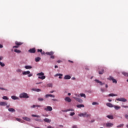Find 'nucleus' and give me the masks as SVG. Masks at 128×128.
<instances>
[{
	"label": "nucleus",
	"instance_id": "nucleus-46",
	"mask_svg": "<svg viewBox=\"0 0 128 128\" xmlns=\"http://www.w3.org/2000/svg\"><path fill=\"white\" fill-rule=\"evenodd\" d=\"M42 49H38V52H41L42 53Z\"/></svg>",
	"mask_w": 128,
	"mask_h": 128
},
{
	"label": "nucleus",
	"instance_id": "nucleus-25",
	"mask_svg": "<svg viewBox=\"0 0 128 128\" xmlns=\"http://www.w3.org/2000/svg\"><path fill=\"white\" fill-rule=\"evenodd\" d=\"M32 90H34V92H40L42 90H40V88H38V89L32 88Z\"/></svg>",
	"mask_w": 128,
	"mask_h": 128
},
{
	"label": "nucleus",
	"instance_id": "nucleus-13",
	"mask_svg": "<svg viewBox=\"0 0 128 128\" xmlns=\"http://www.w3.org/2000/svg\"><path fill=\"white\" fill-rule=\"evenodd\" d=\"M48 96H50V98H55L54 95H52V94H47L45 96V98H48Z\"/></svg>",
	"mask_w": 128,
	"mask_h": 128
},
{
	"label": "nucleus",
	"instance_id": "nucleus-47",
	"mask_svg": "<svg viewBox=\"0 0 128 128\" xmlns=\"http://www.w3.org/2000/svg\"><path fill=\"white\" fill-rule=\"evenodd\" d=\"M122 108H128V106H126L124 105H122Z\"/></svg>",
	"mask_w": 128,
	"mask_h": 128
},
{
	"label": "nucleus",
	"instance_id": "nucleus-40",
	"mask_svg": "<svg viewBox=\"0 0 128 128\" xmlns=\"http://www.w3.org/2000/svg\"><path fill=\"white\" fill-rule=\"evenodd\" d=\"M48 88H52V84H48Z\"/></svg>",
	"mask_w": 128,
	"mask_h": 128
},
{
	"label": "nucleus",
	"instance_id": "nucleus-28",
	"mask_svg": "<svg viewBox=\"0 0 128 128\" xmlns=\"http://www.w3.org/2000/svg\"><path fill=\"white\" fill-rule=\"evenodd\" d=\"M41 58L40 57H37L35 58V61L36 62H40V60Z\"/></svg>",
	"mask_w": 128,
	"mask_h": 128
},
{
	"label": "nucleus",
	"instance_id": "nucleus-53",
	"mask_svg": "<svg viewBox=\"0 0 128 128\" xmlns=\"http://www.w3.org/2000/svg\"><path fill=\"white\" fill-rule=\"evenodd\" d=\"M0 90H6L4 89V88H0Z\"/></svg>",
	"mask_w": 128,
	"mask_h": 128
},
{
	"label": "nucleus",
	"instance_id": "nucleus-22",
	"mask_svg": "<svg viewBox=\"0 0 128 128\" xmlns=\"http://www.w3.org/2000/svg\"><path fill=\"white\" fill-rule=\"evenodd\" d=\"M8 110L11 112H16V110L12 108H9Z\"/></svg>",
	"mask_w": 128,
	"mask_h": 128
},
{
	"label": "nucleus",
	"instance_id": "nucleus-38",
	"mask_svg": "<svg viewBox=\"0 0 128 128\" xmlns=\"http://www.w3.org/2000/svg\"><path fill=\"white\" fill-rule=\"evenodd\" d=\"M2 98H3V100H8V96H4L2 97Z\"/></svg>",
	"mask_w": 128,
	"mask_h": 128
},
{
	"label": "nucleus",
	"instance_id": "nucleus-48",
	"mask_svg": "<svg viewBox=\"0 0 128 128\" xmlns=\"http://www.w3.org/2000/svg\"><path fill=\"white\" fill-rule=\"evenodd\" d=\"M28 78H30V76H32V74H28Z\"/></svg>",
	"mask_w": 128,
	"mask_h": 128
},
{
	"label": "nucleus",
	"instance_id": "nucleus-64",
	"mask_svg": "<svg viewBox=\"0 0 128 128\" xmlns=\"http://www.w3.org/2000/svg\"><path fill=\"white\" fill-rule=\"evenodd\" d=\"M48 128H52V126H48Z\"/></svg>",
	"mask_w": 128,
	"mask_h": 128
},
{
	"label": "nucleus",
	"instance_id": "nucleus-6",
	"mask_svg": "<svg viewBox=\"0 0 128 128\" xmlns=\"http://www.w3.org/2000/svg\"><path fill=\"white\" fill-rule=\"evenodd\" d=\"M44 110H46V112H52V108L50 106H48L45 108Z\"/></svg>",
	"mask_w": 128,
	"mask_h": 128
},
{
	"label": "nucleus",
	"instance_id": "nucleus-54",
	"mask_svg": "<svg viewBox=\"0 0 128 128\" xmlns=\"http://www.w3.org/2000/svg\"><path fill=\"white\" fill-rule=\"evenodd\" d=\"M57 62H58V64H60V62H62V60H58L57 61Z\"/></svg>",
	"mask_w": 128,
	"mask_h": 128
},
{
	"label": "nucleus",
	"instance_id": "nucleus-63",
	"mask_svg": "<svg viewBox=\"0 0 128 128\" xmlns=\"http://www.w3.org/2000/svg\"><path fill=\"white\" fill-rule=\"evenodd\" d=\"M54 68H58V66L56 65L54 66Z\"/></svg>",
	"mask_w": 128,
	"mask_h": 128
},
{
	"label": "nucleus",
	"instance_id": "nucleus-11",
	"mask_svg": "<svg viewBox=\"0 0 128 128\" xmlns=\"http://www.w3.org/2000/svg\"><path fill=\"white\" fill-rule=\"evenodd\" d=\"M74 109L70 108V109H67L66 110H62V112H74Z\"/></svg>",
	"mask_w": 128,
	"mask_h": 128
},
{
	"label": "nucleus",
	"instance_id": "nucleus-26",
	"mask_svg": "<svg viewBox=\"0 0 128 128\" xmlns=\"http://www.w3.org/2000/svg\"><path fill=\"white\" fill-rule=\"evenodd\" d=\"M24 68L26 70H30V68H32V67L30 66H26Z\"/></svg>",
	"mask_w": 128,
	"mask_h": 128
},
{
	"label": "nucleus",
	"instance_id": "nucleus-4",
	"mask_svg": "<svg viewBox=\"0 0 128 128\" xmlns=\"http://www.w3.org/2000/svg\"><path fill=\"white\" fill-rule=\"evenodd\" d=\"M20 98H30V96H28V94L24 92L20 94Z\"/></svg>",
	"mask_w": 128,
	"mask_h": 128
},
{
	"label": "nucleus",
	"instance_id": "nucleus-56",
	"mask_svg": "<svg viewBox=\"0 0 128 128\" xmlns=\"http://www.w3.org/2000/svg\"><path fill=\"white\" fill-rule=\"evenodd\" d=\"M42 106L40 105H36V108H40Z\"/></svg>",
	"mask_w": 128,
	"mask_h": 128
},
{
	"label": "nucleus",
	"instance_id": "nucleus-8",
	"mask_svg": "<svg viewBox=\"0 0 128 128\" xmlns=\"http://www.w3.org/2000/svg\"><path fill=\"white\" fill-rule=\"evenodd\" d=\"M28 52L30 54H34L36 53V48H32L28 50Z\"/></svg>",
	"mask_w": 128,
	"mask_h": 128
},
{
	"label": "nucleus",
	"instance_id": "nucleus-33",
	"mask_svg": "<svg viewBox=\"0 0 128 128\" xmlns=\"http://www.w3.org/2000/svg\"><path fill=\"white\" fill-rule=\"evenodd\" d=\"M32 116L33 118H40V116L36 114H32Z\"/></svg>",
	"mask_w": 128,
	"mask_h": 128
},
{
	"label": "nucleus",
	"instance_id": "nucleus-36",
	"mask_svg": "<svg viewBox=\"0 0 128 128\" xmlns=\"http://www.w3.org/2000/svg\"><path fill=\"white\" fill-rule=\"evenodd\" d=\"M62 76V74H57L54 75V76Z\"/></svg>",
	"mask_w": 128,
	"mask_h": 128
},
{
	"label": "nucleus",
	"instance_id": "nucleus-15",
	"mask_svg": "<svg viewBox=\"0 0 128 128\" xmlns=\"http://www.w3.org/2000/svg\"><path fill=\"white\" fill-rule=\"evenodd\" d=\"M30 74V71H24L22 72L23 76H26V74Z\"/></svg>",
	"mask_w": 128,
	"mask_h": 128
},
{
	"label": "nucleus",
	"instance_id": "nucleus-18",
	"mask_svg": "<svg viewBox=\"0 0 128 128\" xmlns=\"http://www.w3.org/2000/svg\"><path fill=\"white\" fill-rule=\"evenodd\" d=\"M15 44H16V46H22V42H18V41H16L15 42Z\"/></svg>",
	"mask_w": 128,
	"mask_h": 128
},
{
	"label": "nucleus",
	"instance_id": "nucleus-1",
	"mask_svg": "<svg viewBox=\"0 0 128 128\" xmlns=\"http://www.w3.org/2000/svg\"><path fill=\"white\" fill-rule=\"evenodd\" d=\"M79 116H82L83 118H90L92 116V114H88L86 112H84V113H80L78 114Z\"/></svg>",
	"mask_w": 128,
	"mask_h": 128
},
{
	"label": "nucleus",
	"instance_id": "nucleus-24",
	"mask_svg": "<svg viewBox=\"0 0 128 128\" xmlns=\"http://www.w3.org/2000/svg\"><path fill=\"white\" fill-rule=\"evenodd\" d=\"M115 110H116L120 109V106H114V107Z\"/></svg>",
	"mask_w": 128,
	"mask_h": 128
},
{
	"label": "nucleus",
	"instance_id": "nucleus-20",
	"mask_svg": "<svg viewBox=\"0 0 128 128\" xmlns=\"http://www.w3.org/2000/svg\"><path fill=\"white\" fill-rule=\"evenodd\" d=\"M22 118L27 122H30V118L28 117H23Z\"/></svg>",
	"mask_w": 128,
	"mask_h": 128
},
{
	"label": "nucleus",
	"instance_id": "nucleus-44",
	"mask_svg": "<svg viewBox=\"0 0 128 128\" xmlns=\"http://www.w3.org/2000/svg\"><path fill=\"white\" fill-rule=\"evenodd\" d=\"M92 104L93 106H94V105H96V104H98V102H93L92 103Z\"/></svg>",
	"mask_w": 128,
	"mask_h": 128
},
{
	"label": "nucleus",
	"instance_id": "nucleus-45",
	"mask_svg": "<svg viewBox=\"0 0 128 128\" xmlns=\"http://www.w3.org/2000/svg\"><path fill=\"white\" fill-rule=\"evenodd\" d=\"M74 114H75L74 112H71V113L70 114V116H74Z\"/></svg>",
	"mask_w": 128,
	"mask_h": 128
},
{
	"label": "nucleus",
	"instance_id": "nucleus-62",
	"mask_svg": "<svg viewBox=\"0 0 128 128\" xmlns=\"http://www.w3.org/2000/svg\"><path fill=\"white\" fill-rule=\"evenodd\" d=\"M41 54H46L45 52H41Z\"/></svg>",
	"mask_w": 128,
	"mask_h": 128
},
{
	"label": "nucleus",
	"instance_id": "nucleus-12",
	"mask_svg": "<svg viewBox=\"0 0 128 128\" xmlns=\"http://www.w3.org/2000/svg\"><path fill=\"white\" fill-rule=\"evenodd\" d=\"M96 82H97V84H100V86H102L103 84H104V83L100 81V80H95Z\"/></svg>",
	"mask_w": 128,
	"mask_h": 128
},
{
	"label": "nucleus",
	"instance_id": "nucleus-16",
	"mask_svg": "<svg viewBox=\"0 0 128 128\" xmlns=\"http://www.w3.org/2000/svg\"><path fill=\"white\" fill-rule=\"evenodd\" d=\"M106 106H108V108H114V105H113L112 104H110V103H107L106 104Z\"/></svg>",
	"mask_w": 128,
	"mask_h": 128
},
{
	"label": "nucleus",
	"instance_id": "nucleus-37",
	"mask_svg": "<svg viewBox=\"0 0 128 128\" xmlns=\"http://www.w3.org/2000/svg\"><path fill=\"white\" fill-rule=\"evenodd\" d=\"M104 70H102V71H99V74H104Z\"/></svg>",
	"mask_w": 128,
	"mask_h": 128
},
{
	"label": "nucleus",
	"instance_id": "nucleus-60",
	"mask_svg": "<svg viewBox=\"0 0 128 128\" xmlns=\"http://www.w3.org/2000/svg\"><path fill=\"white\" fill-rule=\"evenodd\" d=\"M94 122V120H92L90 122Z\"/></svg>",
	"mask_w": 128,
	"mask_h": 128
},
{
	"label": "nucleus",
	"instance_id": "nucleus-30",
	"mask_svg": "<svg viewBox=\"0 0 128 128\" xmlns=\"http://www.w3.org/2000/svg\"><path fill=\"white\" fill-rule=\"evenodd\" d=\"M34 120H36V122H43V120H42V119H40V118H36Z\"/></svg>",
	"mask_w": 128,
	"mask_h": 128
},
{
	"label": "nucleus",
	"instance_id": "nucleus-43",
	"mask_svg": "<svg viewBox=\"0 0 128 128\" xmlns=\"http://www.w3.org/2000/svg\"><path fill=\"white\" fill-rule=\"evenodd\" d=\"M0 66H4V64L2 62H0Z\"/></svg>",
	"mask_w": 128,
	"mask_h": 128
},
{
	"label": "nucleus",
	"instance_id": "nucleus-5",
	"mask_svg": "<svg viewBox=\"0 0 128 128\" xmlns=\"http://www.w3.org/2000/svg\"><path fill=\"white\" fill-rule=\"evenodd\" d=\"M108 80H112L113 84H118V81L112 76H110L109 78H108Z\"/></svg>",
	"mask_w": 128,
	"mask_h": 128
},
{
	"label": "nucleus",
	"instance_id": "nucleus-14",
	"mask_svg": "<svg viewBox=\"0 0 128 128\" xmlns=\"http://www.w3.org/2000/svg\"><path fill=\"white\" fill-rule=\"evenodd\" d=\"M65 101L68 102H72V99H70V98L69 97H66L65 98Z\"/></svg>",
	"mask_w": 128,
	"mask_h": 128
},
{
	"label": "nucleus",
	"instance_id": "nucleus-32",
	"mask_svg": "<svg viewBox=\"0 0 128 128\" xmlns=\"http://www.w3.org/2000/svg\"><path fill=\"white\" fill-rule=\"evenodd\" d=\"M122 74L124 76H128V73L126 72H122Z\"/></svg>",
	"mask_w": 128,
	"mask_h": 128
},
{
	"label": "nucleus",
	"instance_id": "nucleus-31",
	"mask_svg": "<svg viewBox=\"0 0 128 128\" xmlns=\"http://www.w3.org/2000/svg\"><path fill=\"white\" fill-rule=\"evenodd\" d=\"M14 52H17V54H20V50L18 49H14Z\"/></svg>",
	"mask_w": 128,
	"mask_h": 128
},
{
	"label": "nucleus",
	"instance_id": "nucleus-50",
	"mask_svg": "<svg viewBox=\"0 0 128 128\" xmlns=\"http://www.w3.org/2000/svg\"><path fill=\"white\" fill-rule=\"evenodd\" d=\"M36 105H33V106H31L32 108H36Z\"/></svg>",
	"mask_w": 128,
	"mask_h": 128
},
{
	"label": "nucleus",
	"instance_id": "nucleus-57",
	"mask_svg": "<svg viewBox=\"0 0 128 128\" xmlns=\"http://www.w3.org/2000/svg\"><path fill=\"white\" fill-rule=\"evenodd\" d=\"M42 82H37L36 83V84H42Z\"/></svg>",
	"mask_w": 128,
	"mask_h": 128
},
{
	"label": "nucleus",
	"instance_id": "nucleus-59",
	"mask_svg": "<svg viewBox=\"0 0 128 128\" xmlns=\"http://www.w3.org/2000/svg\"><path fill=\"white\" fill-rule=\"evenodd\" d=\"M4 48V46H2V44H0V48Z\"/></svg>",
	"mask_w": 128,
	"mask_h": 128
},
{
	"label": "nucleus",
	"instance_id": "nucleus-10",
	"mask_svg": "<svg viewBox=\"0 0 128 128\" xmlns=\"http://www.w3.org/2000/svg\"><path fill=\"white\" fill-rule=\"evenodd\" d=\"M114 126V124L110 123V122H108L106 124V128H110Z\"/></svg>",
	"mask_w": 128,
	"mask_h": 128
},
{
	"label": "nucleus",
	"instance_id": "nucleus-61",
	"mask_svg": "<svg viewBox=\"0 0 128 128\" xmlns=\"http://www.w3.org/2000/svg\"><path fill=\"white\" fill-rule=\"evenodd\" d=\"M2 58H4V57L0 56V60H2Z\"/></svg>",
	"mask_w": 128,
	"mask_h": 128
},
{
	"label": "nucleus",
	"instance_id": "nucleus-17",
	"mask_svg": "<svg viewBox=\"0 0 128 128\" xmlns=\"http://www.w3.org/2000/svg\"><path fill=\"white\" fill-rule=\"evenodd\" d=\"M45 122H52V120L48 118H46L43 120Z\"/></svg>",
	"mask_w": 128,
	"mask_h": 128
},
{
	"label": "nucleus",
	"instance_id": "nucleus-7",
	"mask_svg": "<svg viewBox=\"0 0 128 128\" xmlns=\"http://www.w3.org/2000/svg\"><path fill=\"white\" fill-rule=\"evenodd\" d=\"M116 100H118L119 102H126V99L124 98H118L116 99Z\"/></svg>",
	"mask_w": 128,
	"mask_h": 128
},
{
	"label": "nucleus",
	"instance_id": "nucleus-27",
	"mask_svg": "<svg viewBox=\"0 0 128 128\" xmlns=\"http://www.w3.org/2000/svg\"><path fill=\"white\" fill-rule=\"evenodd\" d=\"M106 116L110 120H114V116H112V115H108Z\"/></svg>",
	"mask_w": 128,
	"mask_h": 128
},
{
	"label": "nucleus",
	"instance_id": "nucleus-35",
	"mask_svg": "<svg viewBox=\"0 0 128 128\" xmlns=\"http://www.w3.org/2000/svg\"><path fill=\"white\" fill-rule=\"evenodd\" d=\"M12 100H18V97L16 96H12Z\"/></svg>",
	"mask_w": 128,
	"mask_h": 128
},
{
	"label": "nucleus",
	"instance_id": "nucleus-39",
	"mask_svg": "<svg viewBox=\"0 0 128 128\" xmlns=\"http://www.w3.org/2000/svg\"><path fill=\"white\" fill-rule=\"evenodd\" d=\"M38 100H39V102H44V98H38Z\"/></svg>",
	"mask_w": 128,
	"mask_h": 128
},
{
	"label": "nucleus",
	"instance_id": "nucleus-52",
	"mask_svg": "<svg viewBox=\"0 0 128 128\" xmlns=\"http://www.w3.org/2000/svg\"><path fill=\"white\" fill-rule=\"evenodd\" d=\"M19 46H18V45H16L15 46H13V48H18Z\"/></svg>",
	"mask_w": 128,
	"mask_h": 128
},
{
	"label": "nucleus",
	"instance_id": "nucleus-3",
	"mask_svg": "<svg viewBox=\"0 0 128 128\" xmlns=\"http://www.w3.org/2000/svg\"><path fill=\"white\" fill-rule=\"evenodd\" d=\"M36 76H38V78H40V80H44L46 78L44 73L42 72L37 74Z\"/></svg>",
	"mask_w": 128,
	"mask_h": 128
},
{
	"label": "nucleus",
	"instance_id": "nucleus-19",
	"mask_svg": "<svg viewBox=\"0 0 128 128\" xmlns=\"http://www.w3.org/2000/svg\"><path fill=\"white\" fill-rule=\"evenodd\" d=\"M8 105V104L6 103V102H0V106H7Z\"/></svg>",
	"mask_w": 128,
	"mask_h": 128
},
{
	"label": "nucleus",
	"instance_id": "nucleus-2",
	"mask_svg": "<svg viewBox=\"0 0 128 128\" xmlns=\"http://www.w3.org/2000/svg\"><path fill=\"white\" fill-rule=\"evenodd\" d=\"M46 54L47 56H50V58H52V60H54L56 56L54 55V52L51 51L50 52H46L45 53Z\"/></svg>",
	"mask_w": 128,
	"mask_h": 128
},
{
	"label": "nucleus",
	"instance_id": "nucleus-42",
	"mask_svg": "<svg viewBox=\"0 0 128 128\" xmlns=\"http://www.w3.org/2000/svg\"><path fill=\"white\" fill-rule=\"evenodd\" d=\"M122 126H124V124H120L117 126V128H122Z\"/></svg>",
	"mask_w": 128,
	"mask_h": 128
},
{
	"label": "nucleus",
	"instance_id": "nucleus-49",
	"mask_svg": "<svg viewBox=\"0 0 128 128\" xmlns=\"http://www.w3.org/2000/svg\"><path fill=\"white\" fill-rule=\"evenodd\" d=\"M16 120H18V122H22V120H20V118H16Z\"/></svg>",
	"mask_w": 128,
	"mask_h": 128
},
{
	"label": "nucleus",
	"instance_id": "nucleus-21",
	"mask_svg": "<svg viewBox=\"0 0 128 128\" xmlns=\"http://www.w3.org/2000/svg\"><path fill=\"white\" fill-rule=\"evenodd\" d=\"M70 76L69 75H66L64 76V80H70Z\"/></svg>",
	"mask_w": 128,
	"mask_h": 128
},
{
	"label": "nucleus",
	"instance_id": "nucleus-34",
	"mask_svg": "<svg viewBox=\"0 0 128 128\" xmlns=\"http://www.w3.org/2000/svg\"><path fill=\"white\" fill-rule=\"evenodd\" d=\"M80 96H82V97L84 98H86V94H80Z\"/></svg>",
	"mask_w": 128,
	"mask_h": 128
},
{
	"label": "nucleus",
	"instance_id": "nucleus-51",
	"mask_svg": "<svg viewBox=\"0 0 128 128\" xmlns=\"http://www.w3.org/2000/svg\"><path fill=\"white\" fill-rule=\"evenodd\" d=\"M72 128H78V126L76 125H74L72 126Z\"/></svg>",
	"mask_w": 128,
	"mask_h": 128
},
{
	"label": "nucleus",
	"instance_id": "nucleus-41",
	"mask_svg": "<svg viewBox=\"0 0 128 128\" xmlns=\"http://www.w3.org/2000/svg\"><path fill=\"white\" fill-rule=\"evenodd\" d=\"M100 90L102 92H106V90H104V88H101Z\"/></svg>",
	"mask_w": 128,
	"mask_h": 128
},
{
	"label": "nucleus",
	"instance_id": "nucleus-29",
	"mask_svg": "<svg viewBox=\"0 0 128 128\" xmlns=\"http://www.w3.org/2000/svg\"><path fill=\"white\" fill-rule=\"evenodd\" d=\"M108 96H118V94H108Z\"/></svg>",
	"mask_w": 128,
	"mask_h": 128
},
{
	"label": "nucleus",
	"instance_id": "nucleus-23",
	"mask_svg": "<svg viewBox=\"0 0 128 128\" xmlns=\"http://www.w3.org/2000/svg\"><path fill=\"white\" fill-rule=\"evenodd\" d=\"M76 106L78 108H84V105L80 104L77 105Z\"/></svg>",
	"mask_w": 128,
	"mask_h": 128
},
{
	"label": "nucleus",
	"instance_id": "nucleus-55",
	"mask_svg": "<svg viewBox=\"0 0 128 128\" xmlns=\"http://www.w3.org/2000/svg\"><path fill=\"white\" fill-rule=\"evenodd\" d=\"M125 118H126V120H128V114H126L125 115Z\"/></svg>",
	"mask_w": 128,
	"mask_h": 128
},
{
	"label": "nucleus",
	"instance_id": "nucleus-9",
	"mask_svg": "<svg viewBox=\"0 0 128 128\" xmlns=\"http://www.w3.org/2000/svg\"><path fill=\"white\" fill-rule=\"evenodd\" d=\"M73 98L76 100L77 102H80V104H82V100L80 98H78L76 97H74Z\"/></svg>",
	"mask_w": 128,
	"mask_h": 128
},
{
	"label": "nucleus",
	"instance_id": "nucleus-58",
	"mask_svg": "<svg viewBox=\"0 0 128 128\" xmlns=\"http://www.w3.org/2000/svg\"><path fill=\"white\" fill-rule=\"evenodd\" d=\"M42 116L48 117V114H46V115L43 114Z\"/></svg>",
	"mask_w": 128,
	"mask_h": 128
}]
</instances>
